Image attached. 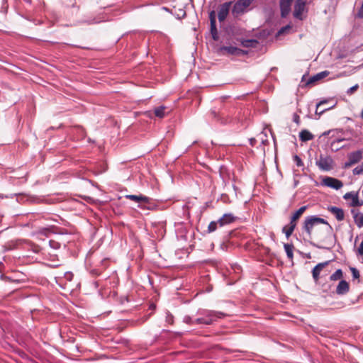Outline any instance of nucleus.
Instances as JSON below:
<instances>
[{
    "mask_svg": "<svg viewBox=\"0 0 363 363\" xmlns=\"http://www.w3.org/2000/svg\"><path fill=\"white\" fill-rule=\"evenodd\" d=\"M198 313L203 315V317L198 318L194 320V324L211 325L216 320L224 317V314L221 312L214 311L199 310Z\"/></svg>",
    "mask_w": 363,
    "mask_h": 363,
    "instance_id": "obj_1",
    "label": "nucleus"
},
{
    "mask_svg": "<svg viewBox=\"0 0 363 363\" xmlns=\"http://www.w3.org/2000/svg\"><path fill=\"white\" fill-rule=\"evenodd\" d=\"M319 224H325L331 228L328 221L323 218L317 217L316 216H311L306 218L303 226V230L306 233L308 238H311L313 229Z\"/></svg>",
    "mask_w": 363,
    "mask_h": 363,
    "instance_id": "obj_2",
    "label": "nucleus"
},
{
    "mask_svg": "<svg viewBox=\"0 0 363 363\" xmlns=\"http://www.w3.org/2000/svg\"><path fill=\"white\" fill-rule=\"evenodd\" d=\"M253 1L254 0H238L233 7L232 14L237 17L244 13Z\"/></svg>",
    "mask_w": 363,
    "mask_h": 363,
    "instance_id": "obj_3",
    "label": "nucleus"
},
{
    "mask_svg": "<svg viewBox=\"0 0 363 363\" xmlns=\"http://www.w3.org/2000/svg\"><path fill=\"white\" fill-rule=\"evenodd\" d=\"M316 165L320 170L330 171L334 167V162L330 156L320 155L319 159L316 160Z\"/></svg>",
    "mask_w": 363,
    "mask_h": 363,
    "instance_id": "obj_4",
    "label": "nucleus"
},
{
    "mask_svg": "<svg viewBox=\"0 0 363 363\" xmlns=\"http://www.w3.org/2000/svg\"><path fill=\"white\" fill-rule=\"evenodd\" d=\"M218 53L220 55L240 56L246 54V52L233 45L222 46L218 48Z\"/></svg>",
    "mask_w": 363,
    "mask_h": 363,
    "instance_id": "obj_5",
    "label": "nucleus"
},
{
    "mask_svg": "<svg viewBox=\"0 0 363 363\" xmlns=\"http://www.w3.org/2000/svg\"><path fill=\"white\" fill-rule=\"evenodd\" d=\"M306 1L304 0H296L294 5V16L298 20L304 18V13L306 12Z\"/></svg>",
    "mask_w": 363,
    "mask_h": 363,
    "instance_id": "obj_6",
    "label": "nucleus"
},
{
    "mask_svg": "<svg viewBox=\"0 0 363 363\" xmlns=\"http://www.w3.org/2000/svg\"><path fill=\"white\" fill-rule=\"evenodd\" d=\"M321 184L331 189L338 190L343 186L342 181L331 177H325L322 179Z\"/></svg>",
    "mask_w": 363,
    "mask_h": 363,
    "instance_id": "obj_7",
    "label": "nucleus"
},
{
    "mask_svg": "<svg viewBox=\"0 0 363 363\" xmlns=\"http://www.w3.org/2000/svg\"><path fill=\"white\" fill-rule=\"evenodd\" d=\"M343 199L350 201V206L352 207H357L363 205V201H359L357 192L350 191L346 193L343 196Z\"/></svg>",
    "mask_w": 363,
    "mask_h": 363,
    "instance_id": "obj_8",
    "label": "nucleus"
},
{
    "mask_svg": "<svg viewBox=\"0 0 363 363\" xmlns=\"http://www.w3.org/2000/svg\"><path fill=\"white\" fill-rule=\"evenodd\" d=\"M343 130L342 129H335L331 130L328 131H325L323 133V135L331 134V137L334 138V139L330 143L331 147L333 148L334 146L340 142L345 141L347 139L345 138L340 137V133H342Z\"/></svg>",
    "mask_w": 363,
    "mask_h": 363,
    "instance_id": "obj_9",
    "label": "nucleus"
},
{
    "mask_svg": "<svg viewBox=\"0 0 363 363\" xmlns=\"http://www.w3.org/2000/svg\"><path fill=\"white\" fill-rule=\"evenodd\" d=\"M362 159V151L357 150L348 154V160L345 164V167H349L358 163Z\"/></svg>",
    "mask_w": 363,
    "mask_h": 363,
    "instance_id": "obj_10",
    "label": "nucleus"
},
{
    "mask_svg": "<svg viewBox=\"0 0 363 363\" xmlns=\"http://www.w3.org/2000/svg\"><path fill=\"white\" fill-rule=\"evenodd\" d=\"M216 14L215 11H211L209 13V19H210V22H211V33L213 39L214 40H218L219 37H218V30L216 28Z\"/></svg>",
    "mask_w": 363,
    "mask_h": 363,
    "instance_id": "obj_11",
    "label": "nucleus"
},
{
    "mask_svg": "<svg viewBox=\"0 0 363 363\" xmlns=\"http://www.w3.org/2000/svg\"><path fill=\"white\" fill-rule=\"evenodd\" d=\"M230 6L231 2H225L220 5L218 13V18L220 22L223 21L226 18L230 9Z\"/></svg>",
    "mask_w": 363,
    "mask_h": 363,
    "instance_id": "obj_12",
    "label": "nucleus"
},
{
    "mask_svg": "<svg viewBox=\"0 0 363 363\" xmlns=\"http://www.w3.org/2000/svg\"><path fill=\"white\" fill-rule=\"evenodd\" d=\"M292 1L293 0H280L279 6L282 17H286L290 13Z\"/></svg>",
    "mask_w": 363,
    "mask_h": 363,
    "instance_id": "obj_13",
    "label": "nucleus"
},
{
    "mask_svg": "<svg viewBox=\"0 0 363 363\" xmlns=\"http://www.w3.org/2000/svg\"><path fill=\"white\" fill-rule=\"evenodd\" d=\"M328 210L333 215L335 216V217L336 218V219L338 221H342V220H344V218H345V213H344V211L342 208L336 207V206H329L328 208Z\"/></svg>",
    "mask_w": 363,
    "mask_h": 363,
    "instance_id": "obj_14",
    "label": "nucleus"
},
{
    "mask_svg": "<svg viewBox=\"0 0 363 363\" xmlns=\"http://www.w3.org/2000/svg\"><path fill=\"white\" fill-rule=\"evenodd\" d=\"M328 264V262H321L315 266L312 270L313 279L317 281L319 279L320 272Z\"/></svg>",
    "mask_w": 363,
    "mask_h": 363,
    "instance_id": "obj_15",
    "label": "nucleus"
},
{
    "mask_svg": "<svg viewBox=\"0 0 363 363\" xmlns=\"http://www.w3.org/2000/svg\"><path fill=\"white\" fill-rule=\"evenodd\" d=\"M350 290L349 284L345 281L341 280L336 288V293L338 295H344L346 294Z\"/></svg>",
    "mask_w": 363,
    "mask_h": 363,
    "instance_id": "obj_16",
    "label": "nucleus"
},
{
    "mask_svg": "<svg viewBox=\"0 0 363 363\" xmlns=\"http://www.w3.org/2000/svg\"><path fill=\"white\" fill-rule=\"evenodd\" d=\"M235 218L231 213L224 214L220 219H218L219 227H223L225 225L230 224L235 220Z\"/></svg>",
    "mask_w": 363,
    "mask_h": 363,
    "instance_id": "obj_17",
    "label": "nucleus"
},
{
    "mask_svg": "<svg viewBox=\"0 0 363 363\" xmlns=\"http://www.w3.org/2000/svg\"><path fill=\"white\" fill-rule=\"evenodd\" d=\"M125 198L128 199H130L131 201L138 202V203L139 202H143L145 203H150V198L147 196H143L142 194H140V195L129 194V195H126Z\"/></svg>",
    "mask_w": 363,
    "mask_h": 363,
    "instance_id": "obj_18",
    "label": "nucleus"
},
{
    "mask_svg": "<svg viewBox=\"0 0 363 363\" xmlns=\"http://www.w3.org/2000/svg\"><path fill=\"white\" fill-rule=\"evenodd\" d=\"M328 102V100H323V101H320L319 103H318L317 105H316L315 113L318 114V115H321L324 112H325L326 111L330 110V109L333 108L335 106V104H333V105H332V106H330L329 107L321 108V106L323 104H327Z\"/></svg>",
    "mask_w": 363,
    "mask_h": 363,
    "instance_id": "obj_19",
    "label": "nucleus"
},
{
    "mask_svg": "<svg viewBox=\"0 0 363 363\" xmlns=\"http://www.w3.org/2000/svg\"><path fill=\"white\" fill-rule=\"evenodd\" d=\"M299 138L301 141L306 142L313 139V135L308 130H302L299 133Z\"/></svg>",
    "mask_w": 363,
    "mask_h": 363,
    "instance_id": "obj_20",
    "label": "nucleus"
},
{
    "mask_svg": "<svg viewBox=\"0 0 363 363\" xmlns=\"http://www.w3.org/2000/svg\"><path fill=\"white\" fill-rule=\"evenodd\" d=\"M306 208L307 206H304L298 208L291 216L290 222L294 224H296V220H298L300 218V216L303 213Z\"/></svg>",
    "mask_w": 363,
    "mask_h": 363,
    "instance_id": "obj_21",
    "label": "nucleus"
},
{
    "mask_svg": "<svg viewBox=\"0 0 363 363\" xmlns=\"http://www.w3.org/2000/svg\"><path fill=\"white\" fill-rule=\"evenodd\" d=\"M296 224H294L290 222L288 225H285L283 227L282 232L286 235V237L289 238L291 234L293 233Z\"/></svg>",
    "mask_w": 363,
    "mask_h": 363,
    "instance_id": "obj_22",
    "label": "nucleus"
},
{
    "mask_svg": "<svg viewBox=\"0 0 363 363\" xmlns=\"http://www.w3.org/2000/svg\"><path fill=\"white\" fill-rule=\"evenodd\" d=\"M328 74H329V72L328 71L320 72L316 74L315 75L313 76L312 77H311L308 82L309 83H312V82L318 81L320 79H322L325 78Z\"/></svg>",
    "mask_w": 363,
    "mask_h": 363,
    "instance_id": "obj_23",
    "label": "nucleus"
},
{
    "mask_svg": "<svg viewBox=\"0 0 363 363\" xmlns=\"http://www.w3.org/2000/svg\"><path fill=\"white\" fill-rule=\"evenodd\" d=\"M165 110L166 107L164 106L157 107L154 110L155 115L160 118H162L165 116Z\"/></svg>",
    "mask_w": 363,
    "mask_h": 363,
    "instance_id": "obj_24",
    "label": "nucleus"
},
{
    "mask_svg": "<svg viewBox=\"0 0 363 363\" xmlns=\"http://www.w3.org/2000/svg\"><path fill=\"white\" fill-rule=\"evenodd\" d=\"M354 221L358 228L363 227V213H357L354 216Z\"/></svg>",
    "mask_w": 363,
    "mask_h": 363,
    "instance_id": "obj_25",
    "label": "nucleus"
},
{
    "mask_svg": "<svg viewBox=\"0 0 363 363\" xmlns=\"http://www.w3.org/2000/svg\"><path fill=\"white\" fill-rule=\"evenodd\" d=\"M284 250L286 253L288 258L290 259H292L293 257H294V254H293L294 246H293V245L284 244Z\"/></svg>",
    "mask_w": 363,
    "mask_h": 363,
    "instance_id": "obj_26",
    "label": "nucleus"
},
{
    "mask_svg": "<svg viewBox=\"0 0 363 363\" xmlns=\"http://www.w3.org/2000/svg\"><path fill=\"white\" fill-rule=\"evenodd\" d=\"M342 277V272L340 269H337L333 274H331L330 279L332 281L339 280Z\"/></svg>",
    "mask_w": 363,
    "mask_h": 363,
    "instance_id": "obj_27",
    "label": "nucleus"
},
{
    "mask_svg": "<svg viewBox=\"0 0 363 363\" xmlns=\"http://www.w3.org/2000/svg\"><path fill=\"white\" fill-rule=\"evenodd\" d=\"M218 226H219V222L218 220L217 221H211L208 227V233H213L218 228Z\"/></svg>",
    "mask_w": 363,
    "mask_h": 363,
    "instance_id": "obj_28",
    "label": "nucleus"
},
{
    "mask_svg": "<svg viewBox=\"0 0 363 363\" xmlns=\"http://www.w3.org/2000/svg\"><path fill=\"white\" fill-rule=\"evenodd\" d=\"M352 173L354 175H360V174H363V162L357 166L353 170H352Z\"/></svg>",
    "mask_w": 363,
    "mask_h": 363,
    "instance_id": "obj_29",
    "label": "nucleus"
},
{
    "mask_svg": "<svg viewBox=\"0 0 363 363\" xmlns=\"http://www.w3.org/2000/svg\"><path fill=\"white\" fill-rule=\"evenodd\" d=\"M350 271L352 272L353 279H356L359 278V272L358 271L357 269L354 267H350Z\"/></svg>",
    "mask_w": 363,
    "mask_h": 363,
    "instance_id": "obj_30",
    "label": "nucleus"
},
{
    "mask_svg": "<svg viewBox=\"0 0 363 363\" xmlns=\"http://www.w3.org/2000/svg\"><path fill=\"white\" fill-rule=\"evenodd\" d=\"M293 160L298 167H302L303 165L301 159L298 155H294L293 157Z\"/></svg>",
    "mask_w": 363,
    "mask_h": 363,
    "instance_id": "obj_31",
    "label": "nucleus"
},
{
    "mask_svg": "<svg viewBox=\"0 0 363 363\" xmlns=\"http://www.w3.org/2000/svg\"><path fill=\"white\" fill-rule=\"evenodd\" d=\"M255 43H257V41L255 40H247L242 42V45L245 47H252Z\"/></svg>",
    "mask_w": 363,
    "mask_h": 363,
    "instance_id": "obj_32",
    "label": "nucleus"
},
{
    "mask_svg": "<svg viewBox=\"0 0 363 363\" xmlns=\"http://www.w3.org/2000/svg\"><path fill=\"white\" fill-rule=\"evenodd\" d=\"M166 322L169 323V324H172L173 322H174V317H173V315L169 312L167 313V315H166Z\"/></svg>",
    "mask_w": 363,
    "mask_h": 363,
    "instance_id": "obj_33",
    "label": "nucleus"
},
{
    "mask_svg": "<svg viewBox=\"0 0 363 363\" xmlns=\"http://www.w3.org/2000/svg\"><path fill=\"white\" fill-rule=\"evenodd\" d=\"M358 88H359V85L357 84L352 86V87H350L349 89H347V94H349V95H351L355 91H357Z\"/></svg>",
    "mask_w": 363,
    "mask_h": 363,
    "instance_id": "obj_34",
    "label": "nucleus"
},
{
    "mask_svg": "<svg viewBox=\"0 0 363 363\" xmlns=\"http://www.w3.org/2000/svg\"><path fill=\"white\" fill-rule=\"evenodd\" d=\"M184 322L190 325L194 324V320H193L189 315L184 316Z\"/></svg>",
    "mask_w": 363,
    "mask_h": 363,
    "instance_id": "obj_35",
    "label": "nucleus"
},
{
    "mask_svg": "<svg viewBox=\"0 0 363 363\" xmlns=\"http://www.w3.org/2000/svg\"><path fill=\"white\" fill-rule=\"evenodd\" d=\"M50 246L54 249H58L60 247V244L54 240H50Z\"/></svg>",
    "mask_w": 363,
    "mask_h": 363,
    "instance_id": "obj_36",
    "label": "nucleus"
},
{
    "mask_svg": "<svg viewBox=\"0 0 363 363\" xmlns=\"http://www.w3.org/2000/svg\"><path fill=\"white\" fill-rule=\"evenodd\" d=\"M357 253L358 255H363V241L360 243L359 247L357 248Z\"/></svg>",
    "mask_w": 363,
    "mask_h": 363,
    "instance_id": "obj_37",
    "label": "nucleus"
},
{
    "mask_svg": "<svg viewBox=\"0 0 363 363\" xmlns=\"http://www.w3.org/2000/svg\"><path fill=\"white\" fill-rule=\"evenodd\" d=\"M64 276H65V278L67 280H68V281H71V280L72 279V278H73V274H72V272H65V274H64Z\"/></svg>",
    "mask_w": 363,
    "mask_h": 363,
    "instance_id": "obj_38",
    "label": "nucleus"
},
{
    "mask_svg": "<svg viewBox=\"0 0 363 363\" xmlns=\"http://www.w3.org/2000/svg\"><path fill=\"white\" fill-rule=\"evenodd\" d=\"M293 121L296 123V124H299L300 123V117L298 115H297L296 113H294V116H293Z\"/></svg>",
    "mask_w": 363,
    "mask_h": 363,
    "instance_id": "obj_39",
    "label": "nucleus"
},
{
    "mask_svg": "<svg viewBox=\"0 0 363 363\" xmlns=\"http://www.w3.org/2000/svg\"><path fill=\"white\" fill-rule=\"evenodd\" d=\"M289 28H290V26H285V27H283V28H281L279 30V33H284L286 30L289 29Z\"/></svg>",
    "mask_w": 363,
    "mask_h": 363,
    "instance_id": "obj_40",
    "label": "nucleus"
},
{
    "mask_svg": "<svg viewBox=\"0 0 363 363\" xmlns=\"http://www.w3.org/2000/svg\"><path fill=\"white\" fill-rule=\"evenodd\" d=\"M361 117H362V118L363 119V108H362V112H361Z\"/></svg>",
    "mask_w": 363,
    "mask_h": 363,
    "instance_id": "obj_41",
    "label": "nucleus"
},
{
    "mask_svg": "<svg viewBox=\"0 0 363 363\" xmlns=\"http://www.w3.org/2000/svg\"><path fill=\"white\" fill-rule=\"evenodd\" d=\"M340 148V147H335V150L337 151V150H338Z\"/></svg>",
    "mask_w": 363,
    "mask_h": 363,
    "instance_id": "obj_42",
    "label": "nucleus"
},
{
    "mask_svg": "<svg viewBox=\"0 0 363 363\" xmlns=\"http://www.w3.org/2000/svg\"><path fill=\"white\" fill-rule=\"evenodd\" d=\"M25 1H26V2H28V3H29V4L30 3V0H25Z\"/></svg>",
    "mask_w": 363,
    "mask_h": 363,
    "instance_id": "obj_43",
    "label": "nucleus"
},
{
    "mask_svg": "<svg viewBox=\"0 0 363 363\" xmlns=\"http://www.w3.org/2000/svg\"><path fill=\"white\" fill-rule=\"evenodd\" d=\"M252 143H254V141L251 140L250 144L253 145Z\"/></svg>",
    "mask_w": 363,
    "mask_h": 363,
    "instance_id": "obj_44",
    "label": "nucleus"
},
{
    "mask_svg": "<svg viewBox=\"0 0 363 363\" xmlns=\"http://www.w3.org/2000/svg\"><path fill=\"white\" fill-rule=\"evenodd\" d=\"M252 143H254V141L251 140L250 144L253 145Z\"/></svg>",
    "mask_w": 363,
    "mask_h": 363,
    "instance_id": "obj_45",
    "label": "nucleus"
}]
</instances>
